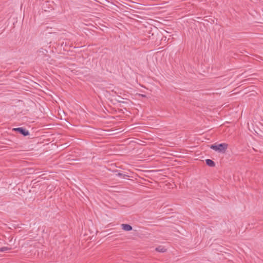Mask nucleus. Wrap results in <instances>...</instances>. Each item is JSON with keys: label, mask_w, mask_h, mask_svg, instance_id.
Masks as SVG:
<instances>
[{"label": "nucleus", "mask_w": 263, "mask_h": 263, "mask_svg": "<svg viewBox=\"0 0 263 263\" xmlns=\"http://www.w3.org/2000/svg\"><path fill=\"white\" fill-rule=\"evenodd\" d=\"M228 146L227 143L215 144L211 145L210 148L216 152L224 153L228 148Z\"/></svg>", "instance_id": "nucleus-1"}, {"label": "nucleus", "mask_w": 263, "mask_h": 263, "mask_svg": "<svg viewBox=\"0 0 263 263\" xmlns=\"http://www.w3.org/2000/svg\"><path fill=\"white\" fill-rule=\"evenodd\" d=\"M13 130L18 132L24 136H27L29 134L28 130H25L22 127L15 128L13 129Z\"/></svg>", "instance_id": "nucleus-2"}, {"label": "nucleus", "mask_w": 263, "mask_h": 263, "mask_svg": "<svg viewBox=\"0 0 263 263\" xmlns=\"http://www.w3.org/2000/svg\"><path fill=\"white\" fill-rule=\"evenodd\" d=\"M121 226L122 229L125 231H129L132 230V227L128 224H122Z\"/></svg>", "instance_id": "nucleus-3"}, {"label": "nucleus", "mask_w": 263, "mask_h": 263, "mask_svg": "<svg viewBox=\"0 0 263 263\" xmlns=\"http://www.w3.org/2000/svg\"><path fill=\"white\" fill-rule=\"evenodd\" d=\"M206 164L209 166L213 167L215 166V163L211 159H206L205 160Z\"/></svg>", "instance_id": "nucleus-4"}, {"label": "nucleus", "mask_w": 263, "mask_h": 263, "mask_svg": "<svg viewBox=\"0 0 263 263\" xmlns=\"http://www.w3.org/2000/svg\"><path fill=\"white\" fill-rule=\"evenodd\" d=\"M156 250L159 252H165L166 250L164 247L159 246L156 248Z\"/></svg>", "instance_id": "nucleus-5"}, {"label": "nucleus", "mask_w": 263, "mask_h": 263, "mask_svg": "<svg viewBox=\"0 0 263 263\" xmlns=\"http://www.w3.org/2000/svg\"><path fill=\"white\" fill-rule=\"evenodd\" d=\"M10 249V248L7 247H2V248H0V252H4L6 251L9 250Z\"/></svg>", "instance_id": "nucleus-6"}, {"label": "nucleus", "mask_w": 263, "mask_h": 263, "mask_svg": "<svg viewBox=\"0 0 263 263\" xmlns=\"http://www.w3.org/2000/svg\"><path fill=\"white\" fill-rule=\"evenodd\" d=\"M117 176H119V177H120L121 178H125V176H126V175L123 174H121V173H118L117 174Z\"/></svg>", "instance_id": "nucleus-7"}, {"label": "nucleus", "mask_w": 263, "mask_h": 263, "mask_svg": "<svg viewBox=\"0 0 263 263\" xmlns=\"http://www.w3.org/2000/svg\"><path fill=\"white\" fill-rule=\"evenodd\" d=\"M141 95V96H142V97H145V96L144 95Z\"/></svg>", "instance_id": "nucleus-8"}]
</instances>
